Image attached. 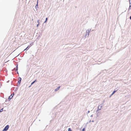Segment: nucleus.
<instances>
[{
    "label": "nucleus",
    "mask_w": 131,
    "mask_h": 131,
    "mask_svg": "<svg viewBox=\"0 0 131 131\" xmlns=\"http://www.w3.org/2000/svg\"><path fill=\"white\" fill-rule=\"evenodd\" d=\"M9 127V125H7L4 128V130H6V131H7Z\"/></svg>",
    "instance_id": "3"
},
{
    "label": "nucleus",
    "mask_w": 131,
    "mask_h": 131,
    "mask_svg": "<svg viewBox=\"0 0 131 131\" xmlns=\"http://www.w3.org/2000/svg\"><path fill=\"white\" fill-rule=\"evenodd\" d=\"M92 122H94V121L93 120H92Z\"/></svg>",
    "instance_id": "24"
},
{
    "label": "nucleus",
    "mask_w": 131,
    "mask_h": 131,
    "mask_svg": "<svg viewBox=\"0 0 131 131\" xmlns=\"http://www.w3.org/2000/svg\"><path fill=\"white\" fill-rule=\"evenodd\" d=\"M90 32V31H89V29L87 30H86V34L88 33V36L89 35V34Z\"/></svg>",
    "instance_id": "4"
},
{
    "label": "nucleus",
    "mask_w": 131,
    "mask_h": 131,
    "mask_svg": "<svg viewBox=\"0 0 131 131\" xmlns=\"http://www.w3.org/2000/svg\"><path fill=\"white\" fill-rule=\"evenodd\" d=\"M38 0H37V4H38Z\"/></svg>",
    "instance_id": "19"
},
{
    "label": "nucleus",
    "mask_w": 131,
    "mask_h": 131,
    "mask_svg": "<svg viewBox=\"0 0 131 131\" xmlns=\"http://www.w3.org/2000/svg\"><path fill=\"white\" fill-rule=\"evenodd\" d=\"M31 46H29H29H28L24 50V51H25L26 50H28Z\"/></svg>",
    "instance_id": "7"
},
{
    "label": "nucleus",
    "mask_w": 131,
    "mask_h": 131,
    "mask_svg": "<svg viewBox=\"0 0 131 131\" xmlns=\"http://www.w3.org/2000/svg\"><path fill=\"white\" fill-rule=\"evenodd\" d=\"M39 21H40V20H37V22L38 23V24L40 23Z\"/></svg>",
    "instance_id": "16"
},
{
    "label": "nucleus",
    "mask_w": 131,
    "mask_h": 131,
    "mask_svg": "<svg viewBox=\"0 0 131 131\" xmlns=\"http://www.w3.org/2000/svg\"><path fill=\"white\" fill-rule=\"evenodd\" d=\"M21 78L20 77L19 78H18L19 81L18 82V83L19 84H20V82L21 80Z\"/></svg>",
    "instance_id": "5"
},
{
    "label": "nucleus",
    "mask_w": 131,
    "mask_h": 131,
    "mask_svg": "<svg viewBox=\"0 0 131 131\" xmlns=\"http://www.w3.org/2000/svg\"><path fill=\"white\" fill-rule=\"evenodd\" d=\"M38 8V4H37L35 6V8H36V9L37 10V8Z\"/></svg>",
    "instance_id": "9"
},
{
    "label": "nucleus",
    "mask_w": 131,
    "mask_h": 131,
    "mask_svg": "<svg viewBox=\"0 0 131 131\" xmlns=\"http://www.w3.org/2000/svg\"><path fill=\"white\" fill-rule=\"evenodd\" d=\"M85 128H84L83 129L82 131H85Z\"/></svg>",
    "instance_id": "13"
},
{
    "label": "nucleus",
    "mask_w": 131,
    "mask_h": 131,
    "mask_svg": "<svg viewBox=\"0 0 131 131\" xmlns=\"http://www.w3.org/2000/svg\"><path fill=\"white\" fill-rule=\"evenodd\" d=\"M3 108L2 109L0 110V113L2 112L3 111Z\"/></svg>",
    "instance_id": "14"
},
{
    "label": "nucleus",
    "mask_w": 131,
    "mask_h": 131,
    "mask_svg": "<svg viewBox=\"0 0 131 131\" xmlns=\"http://www.w3.org/2000/svg\"><path fill=\"white\" fill-rule=\"evenodd\" d=\"M17 73L18 74V72H17Z\"/></svg>",
    "instance_id": "30"
},
{
    "label": "nucleus",
    "mask_w": 131,
    "mask_h": 131,
    "mask_svg": "<svg viewBox=\"0 0 131 131\" xmlns=\"http://www.w3.org/2000/svg\"><path fill=\"white\" fill-rule=\"evenodd\" d=\"M39 24H38L37 25V27H38V26L39 25Z\"/></svg>",
    "instance_id": "18"
},
{
    "label": "nucleus",
    "mask_w": 131,
    "mask_h": 131,
    "mask_svg": "<svg viewBox=\"0 0 131 131\" xmlns=\"http://www.w3.org/2000/svg\"><path fill=\"white\" fill-rule=\"evenodd\" d=\"M91 117H93V115H92L90 116Z\"/></svg>",
    "instance_id": "25"
},
{
    "label": "nucleus",
    "mask_w": 131,
    "mask_h": 131,
    "mask_svg": "<svg viewBox=\"0 0 131 131\" xmlns=\"http://www.w3.org/2000/svg\"><path fill=\"white\" fill-rule=\"evenodd\" d=\"M97 117H98V116H99V115H98V114H97Z\"/></svg>",
    "instance_id": "23"
},
{
    "label": "nucleus",
    "mask_w": 131,
    "mask_h": 131,
    "mask_svg": "<svg viewBox=\"0 0 131 131\" xmlns=\"http://www.w3.org/2000/svg\"><path fill=\"white\" fill-rule=\"evenodd\" d=\"M116 91H114L113 92V93H112V94H111V95L110 96H111L112 95L115 93V92Z\"/></svg>",
    "instance_id": "8"
},
{
    "label": "nucleus",
    "mask_w": 131,
    "mask_h": 131,
    "mask_svg": "<svg viewBox=\"0 0 131 131\" xmlns=\"http://www.w3.org/2000/svg\"><path fill=\"white\" fill-rule=\"evenodd\" d=\"M68 131H72L70 128H69L68 129Z\"/></svg>",
    "instance_id": "12"
},
{
    "label": "nucleus",
    "mask_w": 131,
    "mask_h": 131,
    "mask_svg": "<svg viewBox=\"0 0 131 131\" xmlns=\"http://www.w3.org/2000/svg\"><path fill=\"white\" fill-rule=\"evenodd\" d=\"M36 81V80H35L34 81H33L32 82L31 84V85L29 86V87H30Z\"/></svg>",
    "instance_id": "10"
},
{
    "label": "nucleus",
    "mask_w": 131,
    "mask_h": 131,
    "mask_svg": "<svg viewBox=\"0 0 131 131\" xmlns=\"http://www.w3.org/2000/svg\"><path fill=\"white\" fill-rule=\"evenodd\" d=\"M60 86L58 87L54 91H57L60 89Z\"/></svg>",
    "instance_id": "6"
},
{
    "label": "nucleus",
    "mask_w": 131,
    "mask_h": 131,
    "mask_svg": "<svg viewBox=\"0 0 131 131\" xmlns=\"http://www.w3.org/2000/svg\"><path fill=\"white\" fill-rule=\"evenodd\" d=\"M2 131H6V130H4V129Z\"/></svg>",
    "instance_id": "21"
},
{
    "label": "nucleus",
    "mask_w": 131,
    "mask_h": 131,
    "mask_svg": "<svg viewBox=\"0 0 131 131\" xmlns=\"http://www.w3.org/2000/svg\"><path fill=\"white\" fill-rule=\"evenodd\" d=\"M89 112H90V111H88V113H89Z\"/></svg>",
    "instance_id": "22"
},
{
    "label": "nucleus",
    "mask_w": 131,
    "mask_h": 131,
    "mask_svg": "<svg viewBox=\"0 0 131 131\" xmlns=\"http://www.w3.org/2000/svg\"><path fill=\"white\" fill-rule=\"evenodd\" d=\"M16 68H17L16 70L17 71V70H18V65H17V66H16Z\"/></svg>",
    "instance_id": "17"
},
{
    "label": "nucleus",
    "mask_w": 131,
    "mask_h": 131,
    "mask_svg": "<svg viewBox=\"0 0 131 131\" xmlns=\"http://www.w3.org/2000/svg\"><path fill=\"white\" fill-rule=\"evenodd\" d=\"M14 94H12L8 98V99L9 100H10L13 97Z\"/></svg>",
    "instance_id": "2"
},
{
    "label": "nucleus",
    "mask_w": 131,
    "mask_h": 131,
    "mask_svg": "<svg viewBox=\"0 0 131 131\" xmlns=\"http://www.w3.org/2000/svg\"><path fill=\"white\" fill-rule=\"evenodd\" d=\"M89 29V31H91V29Z\"/></svg>",
    "instance_id": "26"
},
{
    "label": "nucleus",
    "mask_w": 131,
    "mask_h": 131,
    "mask_svg": "<svg viewBox=\"0 0 131 131\" xmlns=\"http://www.w3.org/2000/svg\"><path fill=\"white\" fill-rule=\"evenodd\" d=\"M86 35H87V34L86 33V34L85 35V36H86Z\"/></svg>",
    "instance_id": "29"
},
{
    "label": "nucleus",
    "mask_w": 131,
    "mask_h": 131,
    "mask_svg": "<svg viewBox=\"0 0 131 131\" xmlns=\"http://www.w3.org/2000/svg\"><path fill=\"white\" fill-rule=\"evenodd\" d=\"M91 122V120H90V121H89V123H90Z\"/></svg>",
    "instance_id": "27"
},
{
    "label": "nucleus",
    "mask_w": 131,
    "mask_h": 131,
    "mask_svg": "<svg viewBox=\"0 0 131 131\" xmlns=\"http://www.w3.org/2000/svg\"><path fill=\"white\" fill-rule=\"evenodd\" d=\"M130 19L131 20V16L130 17Z\"/></svg>",
    "instance_id": "20"
},
{
    "label": "nucleus",
    "mask_w": 131,
    "mask_h": 131,
    "mask_svg": "<svg viewBox=\"0 0 131 131\" xmlns=\"http://www.w3.org/2000/svg\"><path fill=\"white\" fill-rule=\"evenodd\" d=\"M47 19H48L47 18H46V20H45V21L44 22V23H45L46 22V21L47 20Z\"/></svg>",
    "instance_id": "11"
},
{
    "label": "nucleus",
    "mask_w": 131,
    "mask_h": 131,
    "mask_svg": "<svg viewBox=\"0 0 131 131\" xmlns=\"http://www.w3.org/2000/svg\"><path fill=\"white\" fill-rule=\"evenodd\" d=\"M102 107L103 105L102 104L99 105L98 107V109L97 111H100L101 110V108Z\"/></svg>",
    "instance_id": "1"
},
{
    "label": "nucleus",
    "mask_w": 131,
    "mask_h": 131,
    "mask_svg": "<svg viewBox=\"0 0 131 131\" xmlns=\"http://www.w3.org/2000/svg\"><path fill=\"white\" fill-rule=\"evenodd\" d=\"M131 9V6H130H130L129 8V9H128V10L129 9Z\"/></svg>",
    "instance_id": "15"
},
{
    "label": "nucleus",
    "mask_w": 131,
    "mask_h": 131,
    "mask_svg": "<svg viewBox=\"0 0 131 131\" xmlns=\"http://www.w3.org/2000/svg\"><path fill=\"white\" fill-rule=\"evenodd\" d=\"M129 3H130V0H129Z\"/></svg>",
    "instance_id": "28"
}]
</instances>
